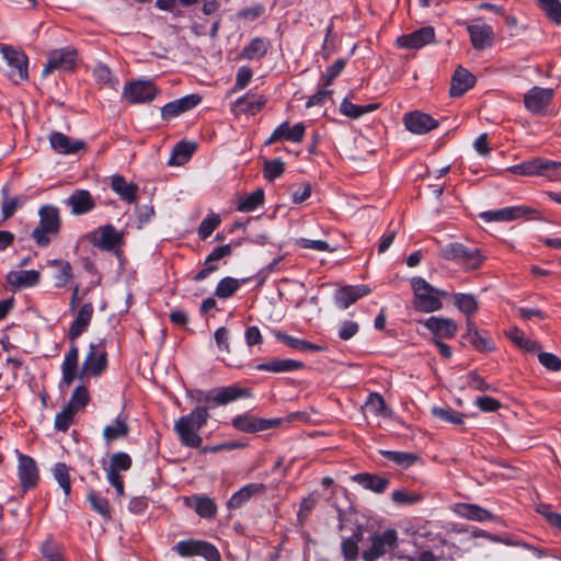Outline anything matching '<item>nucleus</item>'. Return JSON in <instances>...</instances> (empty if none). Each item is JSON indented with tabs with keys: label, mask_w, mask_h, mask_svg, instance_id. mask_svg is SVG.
Masks as SVG:
<instances>
[{
	"label": "nucleus",
	"mask_w": 561,
	"mask_h": 561,
	"mask_svg": "<svg viewBox=\"0 0 561 561\" xmlns=\"http://www.w3.org/2000/svg\"><path fill=\"white\" fill-rule=\"evenodd\" d=\"M275 336L278 341L285 343L287 346L295 348V350H299L302 352H318L321 350L320 346H318L313 343L297 339L295 336L288 335L283 332L275 333Z\"/></svg>",
	"instance_id": "45"
},
{
	"label": "nucleus",
	"mask_w": 561,
	"mask_h": 561,
	"mask_svg": "<svg viewBox=\"0 0 561 561\" xmlns=\"http://www.w3.org/2000/svg\"><path fill=\"white\" fill-rule=\"evenodd\" d=\"M454 304L462 313L466 314L467 319H472L473 314L479 309L476 297L470 294H455Z\"/></svg>",
	"instance_id": "44"
},
{
	"label": "nucleus",
	"mask_w": 561,
	"mask_h": 561,
	"mask_svg": "<svg viewBox=\"0 0 561 561\" xmlns=\"http://www.w3.org/2000/svg\"><path fill=\"white\" fill-rule=\"evenodd\" d=\"M435 38V31L432 26L421 27L410 34H404L397 39V44L405 49H420L432 43Z\"/></svg>",
	"instance_id": "18"
},
{
	"label": "nucleus",
	"mask_w": 561,
	"mask_h": 561,
	"mask_svg": "<svg viewBox=\"0 0 561 561\" xmlns=\"http://www.w3.org/2000/svg\"><path fill=\"white\" fill-rule=\"evenodd\" d=\"M220 225V218L218 215L211 214L204 218L198 227V237L202 240L207 239Z\"/></svg>",
	"instance_id": "61"
},
{
	"label": "nucleus",
	"mask_w": 561,
	"mask_h": 561,
	"mask_svg": "<svg viewBox=\"0 0 561 561\" xmlns=\"http://www.w3.org/2000/svg\"><path fill=\"white\" fill-rule=\"evenodd\" d=\"M536 210L527 206L504 207L497 210L484 211L480 216L488 222L491 221H512L535 214Z\"/></svg>",
	"instance_id": "20"
},
{
	"label": "nucleus",
	"mask_w": 561,
	"mask_h": 561,
	"mask_svg": "<svg viewBox=\"0 0 561 561\" xmlns=\"http://www.w3.org/2000/svg\"><path fill=\"white\" fill-rule=\"evenodd\" d=\"M371 293L368 285H347L337 289L334 294L335 302L340 308L346 309L359 298L365 297Z\"/></svg>",
	"instance_id": "23"
},
{
	"label": "nucleus",
	"mask_w": 561,
	"mask_h": 561,
	"mask_svg": "<svg viewBox=\"0 0 561 561\" xmlns=\"http://www.w3.org/2000/svg\"><path fill=\"white\" fill-rule=\"evenodd\" d=\"M93 75L98 82L116 89L118 81L112 78V72L107 66L98 65L93 70Z\"/></svg>",
	"instance_id": "63"
},
{
	"label": "nucleus",
	"mask_w": 561,
	"mask_h": 561,
	"mask_svg": "<svg viewBox=\"0 0 561 561\" xmlns=\"http://www.w3.org/2000/svg\"><path fill=\"white\" fill-rule=\"evenodd\" d=\"M431 413L442 422L460 425L463 423V414L449 407H433Z\"/></svg>",
	"instance_id": "47"
},
{
	"label": "nucleus",
	"mask_w": 561,
	"mask_h": 561,
	"mask_svg": "<svg viewBox=\"0 0 561 561\" xmlns=\"http://www.w3.org/2000/svg\"><path fill=\"white\" fill-rule=\"evenodd\" d=\"M540 8L547 16L556 24L561 25V2L560 0H538Z\"/></svg>",
	"instance_id": "58"
},
{
	"label": "nucleus",
	"mask_w": 561,
	"mask_h": 561,
	"mask_svg": "<svg viewBox=\"0 0 561 561\" xmlns=\"http://www.w3.org/2000/svg\"><path fill=\"white\" fill-rule=\"evenodd\" d=\"M77 412L65 405L55 417V427L58 431L66 432L73 422Z\"/></svg>",
	"instance_id": "62"
},
{
	"label": "nucleus",
	"mask_w": 561,
	"mask_h": 561,
	"mask_svg": "<svg viewBox=\"0 0 561 561\" xmlns=\"http://www.w3.org/2000/svg\"><path fill=\"white\" fill-rule=\"evenodd\" d=\"M88 501L91 505V507L103 518L110 519L111 518V506L107 499L100 495L99 493L91 491L88 494Z\"/></svg>",
	"instance_id": "53"
},
{
	"label": "nucleus",
	"mask_w": 561,
	"mask_h": 561,
	"mask_svg": "<svg viewBox=\"0 0 561 561\" xmlns=\"http://www.w3.org/2000/svg\"><path fill=\"white\" fill-rule=\"evenodd\" d=\"M7 278L9 284L14 287H32L38 284L41 274L35 270L19 271L9 273Z\"/></svg>",
	"instance_id": "37"
},
{
	"label": "nucleus",
	"mask_w": 561,
	"mask_h": 561,
	"mask_svg": "<svg viewBox=\"0 0 561 561\" xmlns=\"http://www.w3.org/2000/svg\"><path fill=\"white\" fill-rule=\"evenodd\" d=\"M88 239L94 247L108 252L119 253L123 244V233L112 225L99 227L88 234Z\"/></svg>",
	"instance_id": "7"
},
{
	"label": "nucleus",
	"mask_w": 561,
	"mask_h": 561,
	"mask_svg": "<svg viewBox=\"0 0 561 561\" xmlns=\"http://www.w3.org/2000/svg\"><path fill=\"white\" fill-rule=\"evenodd\" d=\"M264 202V192L259 188L245 197L241 198L237 205V210L242 213H250L256 209Z\"/></svg>",
	"instance_id": "49"
},
{
	"label": "nucleus",
	"mask_w": 561,
	"mask_h": 561,
	"mask_svg": "<svg viewBox=\"0 0 561 561\" xmlns=\"http://www.w3.org/2000/svg\"><path fill=\"white\" fill-rule=\"evenodd\" d=\"M362 539V534L356 533L350 538L342 541V552L345 559L355 560L358 556V542Z\"/></svg>",
	"instance_id": "60"
},
{
	"label": "nucleus",
	"mask_w": 561,
	"mask_h": 561,
	"mask_svg": "<svg viewBox=\"0 0 561 561\" xmlns=\"http://www.w3.org/2000/svg\"><path fill=\"white\" fill-rule=\"evenodd\" d=\"M470 41L476 49L482 50L491 47L494 42L493 28L488 24H471L467 26Z\"/></svg>",
	"instance_id": "26"
},
{
	"label": "nucleus",
	"mask_w": 561,
	"mask_h": 561,
	"mask_svg": "<svg viewBox=\"0 0 561 561\" xmlns=\"http://www.w3.org/2000/svg\"><path fill=\"white\" fill-rule=\"evenodd\" d=\"M173 550L181 557L202 556L207 561H219L220 554L211 543L199 540H183L179 541Z\"/></svg>",
	"instance_id": "11"
},
{
	"label": "nucleus",
	"mask_w": 561,
	"mask_h": 561,
	"mask_svg": "<svg viewBox=\"0 0 561 561\" xmlns=\"http://www.w3.org/2000/svg\"><path fill=\"white\" fill-rule=\"evenodd\" d=\"M195 150L196 145L194 142L181 141L176 144L169 159V164L183 165L190 160Z\"/></svg>",
	"instance_id": "40"
},
{
	"label": "nucleus",
	"mask_w": 561,
	"mask_h": 561,
	"mask_svg": "<svg viewBox=\"0 0 561 561\" xmlns=\"http://www.w3.org/2000/svg\"><path fill=\"white\" fill-rule=\"evenodd\" d=\"M424 325L434 335L435 339H450L453 337L458 330L456 322L448 318L440 317H430Z\"/></svg>",
	"instance_id": "27"
},
{
	"label": "nucleus",
	"mask_w": 561,
	"mask_h": 561,
	"mask_svg": "<svg viewBox=\"0 0 561 561\" xmlns=\"http://www.w3.org/2000/svg\"><path fill=\"white\" fill-rule=\"evenodd\" d=\"M241 280L233 277H224L216 286L215 295L220 299H227L240 288Z\"/></svg>",
	"instance_id": "52"
},
{
	"label": "nucleus",
	"mask_w": 561,
	"mask_h": 561,
	"mask_svg": "<svg viewBox=\"0 0 561 561\" xmlns=\"http://www.w3.org/2000/svg\"><path fill=\"white\" fill-rule=\"evenodd\" d=\"M90 401V396L88 392V389L84 386H78L69 400V402L66 404L75 412H78L79 410L83 409Z\"/></svg>",
	"instance_id": "56"
},
{
	"label": "nucleus",
	"mask_w": 561,
	"mask_h": 561,
	"mask_svg": "<svg viewBox=\"0 0 561 561\" xmlns=\"http://www.w3.org/2000/svg\"><path fill=\"white\" fill-rule=\"evenodd\" d=\"M93 312L94 308L91 302H87L80 307L68 331V337L71 341H75L88 330Z\"/></svg>",
	"instance_id": "24"
},
{
	"label": "nucleus",
	"mask_w": 561,
	"mask_h": 561,
	"mask_svg": "<svg viewBox=\"0 0 561 561\" xmlns=\"http://www.w3.org/2000/svg\"><path fill=\"white\" fill-rule=\"evenodd\" d=\"M1 193H2V197H3L2 207H1L2 217H3V219H8L16 211L18 208L22 207L25 204L26 197L25 196H9V187L8 186H4L1 191Z\"/></svg>",
	"instance_id": "42"
},
{
	"label": "nucleus",
	"mask_w": 561,
	"mask_h": 561,
	"mask_svg": "<svg viewBox=\"0 0 561 561\" xmlns=\"http://www.w3.org/2000/svg\"><path fill=\"white\" fill-rule=\"evenodd\" d=\"M365 410L374 416L386 417L389 415L383 398L377 393H370L365 402Z\"/></svg>",
	"instance_id": "46"
},
{
	"label": "nucleus",
	"mask_w": 561,
	"mask_h": 561,
	"mask_svg": "<svg viewBox=\"0 0 561 561\" xmlns=\"http://www.w3.org/2000/svg\"><path fill=\"white\" fill-rule=\"evenodd\" d=\"M53 150L59 154H75L87 149V144L81 139H73L60 131H53L49 136Z\"/></svg>",
	"instance_id": "19"
},
{
	"label": "nucleus",
	"mask_w": 561,
	"mask_h": 561,
	"mask_svg": "<svg viewBox=\"0 0 561 561\" xmlns=\"http://www.w3.org/2000/svg\"><path fill=\"white\" fill-rule=\"evenodd\" d=\"M440 256L456 262L466 271L478 270L485 259L479 249H470L458 242L445 245L440 250Z\"/></svg>",
	"instance_id": "4"
},
{
	"label": "nucleus",
	"mask_w": 561,
	"mask_h": 561,
	"mask_svg": "<svg viewBox=\"0 0 561 561\" xmlns=\"http://www.w3.org/2000/svg\"><path fill=\"white\" fill-rule=\"evenodd\" d=\"M537 512L543 516L550 525L561 531V514L552 511L551 506L548 504H539L537 506Z\"/></svg>",
	"instance_id": "64"
},
{
	"label": "nucleus",
	"mask_w": 561,
	"mask_h": 561,
	"mask_svg": "<svg viewBox=\"0 0 561 561\" xmlns=\"http://www.w3.org/2000/svg\"><path fill=\"white\" fill-rule=\"evenodd\" d=\"M1 54L7 61L9 67L8 76L14 83H20L27 80V62L26 55L20 50H16L10 46H2Z\"/></svg>",
	"instance_id": "9"
},
{
	"label": "nucleus",
	"mask_w": 561,
	"mask_h": 561,
	"mask_svg": "<svg viewBox=\"0 0 561 561\" xmlns=\"http://www.w3.org/2000/svg\"><path fill=\"white\" fill-rule=\"evenodd\" d=\"M270 48V42L266 38L254 37L240 53L242 59L254 60L263 58Z\"/></svg>",
	"instance_id": "36"
},
{
	"label": "nucleus",
	"mask_w": 561,
	"mask_h": 561,
	"mask_svg": "<svg viewBox=\"0 0 561 561\" xmlns=\"http://www.w3.org/2000/svg\"><path fill=\"white\" fill-rule=\"evenodd\" d=\"M77 50L73 47L54 49L49 53L47 62L43 68L42 76L47 77L55 70H70L75 67Z\"/></svg>",
	"instance_id": "12"
},
{
	"label": "nucleus",
	"mask_w": 561,
	"mask_h": 561,
	"mask_svg": "<svg viewBox=\"0 0 561 561\" xmlns=\"http://www.w3.org/2000/svg\"><path fill=\"white\" fill-rule=\"evenodd\" d=\"M47 265L57 270L55 275L57 287H64L72 279V267L68 261L49 260Z\"/></svg>",
	"instance_id": "43"
},
{
	"label": "nucleus",
	"mask_w": 561,
	"mask_h": 561,
	"mask_svg": "<svg viewBox=\"0 0 561 561\" xmlns=\"http://www.w3.org/2000/svg\"><path fill=\"white\" fill-rule=\"evenodd\" d=\"M186 506L193 508L197 515L204 518H211L216 515L217 506L215 502L205 495H193L185 497Z\"/></svg>",
	"instance_id": "34"
},
{
	"label": "nucleus",
	"mask_w": 561,
	"mask_h": 561,
	"mask_svg": "<svg viewBox=\"0 0 561 561\" xmlns=\"http://www.w3.org/2000/svg\"><path fill=\"white\" fill-rule=\"evenodd\" d=\"M403 123L405 128L416 135L426 134L438 126V122L428 114L413 111L404 114Z\"/></svg>",
	"instance_id": "17"
},
{
	"label": "nucleus",
	"mask_w": 561,
	"mask_h": 561,
	"mask_svg": "<svg viewBox=\"0 0 561 561\" xmlns=\"http://www.w3.org/2000/svg\"><path fill=\"white\" fill-rule=\"evenodd\" d=\"M391 500L398 505H412L423 500L421 493L410 492L404 489L394 490Z\"/></svg>",
	"instance_id": "57"
},
{
	"label": "nucleus",
	"mask_w": 561,
	"mask_h": 561,
	"mask_svg": "<svg viewBox=\"0 0 561 561\" xmlns=\"http://www.w3.org/2000/svg\"><path fill=\"white\" fill-rule=\"evenodd\" d=\"M202 101L198 94H188L178 100H174L161 107V117L163 119H171L184 112L196 107Z\"/></svg>",
	"instance_id": "22"
},
{
	"label": "nucleus",
	"mask_w": 561,
	"mask_h": 561,
	"mask_svg": "<svg viewBox=\"0 0 561 561\" xmlns=\"http://www.w3.org/2000/svg\"><path fill=\"white\" fill-rule=\"evenodd\" d=\"M381 455L401 468H409L417 460V456L407 451L382 450Z\"/></svg>",
	"instance_id": "50"
},
{
	"label": "nucleus",
	"mask_w": 561,
	"mask_h": 561,
	"mask_svg": "<svg viewBox=\"0 0 561 561\" xmlns=\"http://www.w3.org/2000/svg\"><path fill=\"white\" fill-rule=\"evenodd\" d=\"M398 541L397 531L392 528L386 529L383 533L371 537V546L363 551L362 558L364 561H376L392 552L397 548Z\"/></svg>",
	"instance_id": "6"
},
{
	"label": "nucleus",
	"mask_w": 561,
	"mask_h": 561,
	"mask_svg": "<svg viewBox=\"0 0 561 561\" xmlns=\"http://www.w3.org/2000/svg\"><path fill=\"white\" fill-rule=\"evenodd\" d=\"M210 419L208 407L197 405L190 413L182 415L174 422V432L180 443L190 448H198L203 443L199 430Z\"/></svg>",
	"instance_id": "1"
},
{
	"label": "nucleus",
	"mask_w": 561,
	"mask_h": 561,
	"mask_svg": "<svg viewBox=\"0 0 561 561\" xmlns=\"http://www.w3.org/2000/svg\"><path fill=\"white\" fill-rule=\"evenodd\" d=\"M65 204L70 207L71 214L79 216L90 213L95 207L91 193L87 190H76Z\"/></svg>",
	"instance_id": "25"
},
{
	"label": "nucleus",
	"mask_w": 561,
	"mask_h": 561,
	"mask_svg": "<svg viewBox=\"0 0 561 561\" xmlns=\"http://www.w3.org/2000/svg\"><path fill=\"white\" fill-rule=\"evenodd\" d=\"M39 224L33 230L32 238L35 243L39 247H47L51 237H56L61 227V219L57 207L46 205L41 207L39 211Z\"/></svg>",
	"instance_id": "3"
},
{
	"label": "nucleus",
	"mask_w": 561,
	"mask_h": 561,
	"mask_svg": "<svg viewBox=\"0 0 561 561\" xmlns=\"http://www.w3.org/2000/svg\"><path fill=\"white\" fill-rule=\"evenodd\" d=\"M305 134L306 126L304 123L290 126L288 122H284L274 129L270 138L266 140V145L277 141L300 142L302 141Z\"/></svg>",
	"instance_id": "21"
},
{
	"label": "nucleus",
	"mask_w": 561,
	"mask_h": 561,
	"mask_svg": "<svg viewBox=\"0 0 561 561\" xmlns=\"http://www.w3.org/2000/svg\"><path fill=\"white\" fill-rule=\"evenodd\" d=\"M352 479L364 489L375 493H383L390 483L387 478L371 473H358L353 476Z\"/></svg>",
	"instance_id": "35"
},
{
	"label": "nucleus",
	"mask_w": 561,
	"mask_h": 561,
	"mask_svg": "<svg viewBox=\"0 0 561 561\" xmlns=\"http://www.w3.org/2000/svg\"><path fill=\"white\" fill-rule=\"evenodd\" d=\"M107 366V354L105 347L102 342L91 343L89 346V352L84 358L82 364L81 371L79 374V378L83 379L88 376H99L101 375Z\"/></svg>",
	"instance_id": "8"
},
{
	"label": "nucleus",
	"mask_w": 561,
	"mask_h": 561,
	"mask_svg": "<svg viewBox=\"0 0 561 561\" xmlns=\"http://www.w3.org/2000/svg\"><path fill=\"white\" fill-rule=\"evenodd\" d=\"M540 165L539 175L546 176L552 181L561 178V162L540 158Z\"/></svg>",
	"instance_id": "59"
},
{
	"label": "nucleus",
	"mask_w": 561,
	"mask_h": 561,
	"mask_svg": "<svg viewBox=\"0 0 561 561\" xmlns=\"http://www.w3.org/2000/svg\"><path fill=\"white\" fill-rule=\"evenodd\" d=\"M540 158L528 160L519 164L512 165L508 170L514 174L533 176L539 175L540 172Z\"/></svg>",
	"instance_id": "55"
},
{
	"label": "nucleus",
	"mask_w": 561,
	"mask_h": 561,
	"mask_svg": "<svg viewBox=\"0 0 561 561\" xmlns=\"http://www.w3.org/2000/svg\"><path fill=\"white\" fill-rule=\"evenodd\" d=\"M302 367L304 364L295 359H273L267 363L259 364L256 369L271 373H285L298 370Z\"/></svg>",
	"instance_id": "38"
},
{
	"label": "nucleus",
	"mask_w": 561,
	"mask_h": 561,
	"mask_svg": "<svg viewBox=\"0 0 561 561\" xmlns=\"http://www.w3.org/2000/svg\"><path fill=\"white\" fill-rule=\"evenodd\" d=\"M232 253V247L230 244H225L221 247H218L214 249L206 257L204 263V268H202L194 277L193 279L195 282H201L205 278H207L211 273L216 272L218 270V266L214 263L229 256Z\"/></svg>",
	"instance_id": "28"
},
{
	"label": "nucleus",
	"mask_w": 561,
	"mask_h": 561,
	"mask_svg": "<svg viewBox=\"0 0 561 561\" xmlns=\"http://www.w3.org/2000/svg\"><path fill=\"white\" fill-rule=\"evenodd\" d=\"M379 107L378 103H369L366 105H356L344 99L340 104V112L350 118L356 119L362 117L365 114L371 113Z\"/></svg>",
	"instance_id": "39"
},
{
	"label": "nucleus",
	"mask_w": 561,
	"mask_h": 561,
	"mask_svg": "<svg viewBox=\"0 0 561 561\" xmlns=\"http://www.w3.org/2000/svg\"><path fill=\"white\" fill-rule=\"evenodd\" d=\"M476 83V78L467 69L458 67L451 78L449 93L454 98L461 96Z\"/></svg>",
	"instance_id": "31"
},
{
	"label": "nucleus",
	"mask_w": 561,
	"mask_h": 561,
	"mask_svg": "<svg viewBox=\"0 0 561 561\" xmlns=\"http://www.w3.org/2000/svg\"><path fill=\"white\" fill-rule=\"evenodd\" d=\"M284 420L280 417L275 419H260L250 414L237 415L231 420V424L241 432L256 433L274 428L283 424Z\"/></svg>",
	"instance_id": "13"
},
{
	"label": "nucleus",
	"mask_w": 561,
	"mask_h": 561,
	"mask_svg": "<svg viewBox=\"0 0 561 561\" xmlns=\"http://www.w3.org/2000/svg\"><path fill=\"white\" fill-rule=\"evenodd\" d=\"M266 103V99L262 94L247 93L239 98L233 104L236 114L254 115L260 112Z\"/></svg>",
	"instance_id": "30"
},
{
	"label": "nucleus",
	"mask_w": 561,
	"mask_h": 561,
	"mask_svg": "<svg viewBox=\"0 0 561 561\" xmlns=\"http://www.w3.org/2000/svg\"><path fill=\"white\" fill-rule=\"evenodd\" d=\"M133 460L127 453L117 451L114 453L107 467H104L106 472V479L108 483L115 489L117 496H124V480L119 474L126 472L131 468Z\"/></svg>",
	"instance_id": "5"
},
{
	"label": "nucleus",
	"mask_w": 561,
	"mask_h": 561,
	"mask_svg": "<svg viewBox=\"0 0 561 561\" xmlns=\"http://www.w3.org/2000/svg\"><path fill=\"white\" fill-rule=\"evenodd\" d=\"M265 491L263 483H249L234 492L229 499L227 506L229 510H237L247 503L252 496Z\"/></svg>",
	"instance_id": "32"
},
{
	"label": "nucleus",
	"mask_w": 561,
	"mask_h": 561,
	"mask_svg": "<svg viewBox=\"0 0 561 561\" xmlns=\"http://www.w3.org/2000/svg\"><path fill=\"white\" fill-rule=\"evenodd\" d=\"M553 95V89L533 87L524 95V105L530 113L542 115L547 112Z\"/></svg>",
	"instance_id": "14"
},
{
	"label": "nucleus",
	"mask_w": 561,
	"mask_h": 561,
	"mask_svg": "<svg viewBox=\"0 0 561 561\" xmlns=\"http://www.w3.org/2000/svg\"><path fill=\"white\" fill-rule=\"evenodd\" d=\"M158 94L156 85L151 81L137 80L124 87L123 96L129 103H146L152 101Z\"/></svg>",
	"instance_id": "15"
},
{
	"label": "nucleus",
	"mask_w": 561,
	"mask_h": 561,
	"mask_svg": "<svg viewBox=\"0 0 561 561\" xmlns=\"http://www.w3.org/2000/svg\"><path fill=\"white\" fill-rule=\"evenodd\" d=\"M111 188L121 197L122 201L133 204L137 199L138 186L127 182L122 175H113L111 178Z\"/></svg>",
	"instance_id": "33"
},
{
	"label": "nucleus",
	"mask_w": 561,
	"mask_h": 561,
	"mask_svg": "<svg viewBox=\"0 0 561 561\" xmlns=\"http://www.w3.org/2000/svg\"><path fill=\"white\" fill-rule=\"evenodd\" d=\"M466 327L467 332L463 337L467 339L476 350L480 352H491L495 348L490 336L484 332H480L472 319L466 320Z\"/></svg>",
	"instance_id": "29"
},
{
	"label": "nucleus",
	"mask_w": 561,
	"mask_h": 561,
	"mask_svg": "<svg viewBox=\"0 0 561 561\" xmlns=\"http://www.w3.org/2000/svg\"><path fill=\"white\" fill-rule=\"evenodd\" d=\"M508 337L515 345H517L519 348H523L526 352H537L541 348L538 342L528 339L517 328H514L508 332Z\"/></svg>",
	"instance_id": "51"
},
{
	"label": "nucleus",
	"mask_w": 561,
	"mask_h": 561,
	"mask_svg": "<svg viewBox=\"0 0 561 561\" xmlns=\"http://www.w3.org/2000/svg\"><path fill=\"white\" fill-rule=\"evenodd\" d=\"M250 396V391L245 388H240L238 386H228L219 387L206 393H203V398H199L198 401H204L208 403L209 409L213 407L228 404L241 398H249Z\"/></svg>",
	"instance_id": "10"
},
{
	"label": "nucleus",
	"mask_w": 561,
	"mask_h": 561,
	"mask_svg": "<svg viewBox=\"0 0 561 561\" xmlns=\"http://www.w3.org/2000/svg\"><path fill=\"white\" fill-rule=\"evenodd\" d=\"M53 474L59 486L62 489L65 496H68L71 492L69 468L65 463L58 462L54 466Z\"/></svg>",
	"instance_id": "54"
},
{
	"label": "nucleus",
	"mask_w": 561,
	"mask_h": 561,
	"mask_svg": "<svg viewBox=\"0 0 561 561\" xmlns=\"http://www.w3.org/2000/svg\"><path fill=\"white\" fill-rule=\"evenodd\" d=\"M18 477L24 491L37 485L39 471L36 461L32 457L18 453Z\"/></svg>",
	"instance_id": "16"
},
{
	"label": "nucleus",
	"mask_w": 561,
	"mask_h": 561,
	"mask_svg": "<svg viewBox=\"0 0 561 561\" xmlns=\"http://www.w3.org/2000/svg\"><path fill=\"white\" fill-rule=\"evenodd\" d=\"M411 286L414 294L413 305L415 309L426 313L442 309L440 298L447 296L446 291L432 286L422 277H413Z\"/></svg>",
	"instance_id": "2"
},
{
	"label": "nucleus",
	"mask_w": 561,
	"mask_h": 561,
	"mask_svg": "<svg viewBox=\"0 0 561 561\" xmlns=\"http://www.w3.org/2000/svg\"><path fill=\"white\" fill-rule=\"evenodd\" d=\"M129 433V426L123 419H116L112 424L106 425L103 430V438L106 444L124 438Z\"/></svg>",
	"instance_id": "41"
},
{
	"label": "nucleus",
	"mask_w": 561,
	"mask_h": 561,
	"mask_svg": "<svg viewBox=\"0 0 561 561\" xmlns=\"http://www.w3.org/2000/svg\"><path fill=\"white\" fill-rule=\"evenodd\" d=\"M457 512L465 518L484 522L492 518V514L474 504H461L458 506Z\"/></svg>",
	"instance_id": "48"
}]
</instances>
